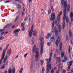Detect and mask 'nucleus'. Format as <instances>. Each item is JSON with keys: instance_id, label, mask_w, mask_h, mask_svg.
Listing matches in <instances>:
<instances>
[{"instance_id": "1a4fd4ad", "label": "nucleus", "mask_w": 73, "mask_h": 73, "mask_svg": "<svg viewBox=\"0 0 73 73\" xmlns=\"http://www.w3.org/2000/svg\"><path fill=\"white\" fill-rule=\"evenodd\" d=\"M20 30L19 29H16L15 30L14 32V33H15V35L16 37H17L18 36V33L17 32H19L20 31Z\"/></svg>"}, {"instance_id": "e2e57ef3", "label": "nucleus", "mask_w": 73, "mask_h": 73, "mask_svg": "<svg viewBox=\"0 0 73 73\" xmlns=\"http://www.w3.org/2000/svg\"><path fill=\"white\" fill-rule=\"evenodd\" d=\"M58 61L59 62H60V58H58Z\"/></svg>"}, {"instance_id": "37998d69", "label": "nucleus", "mask_w": 73, "mask_h": 73, "mask_svg": "<svg viewBox=\"0 0 73 73\" xmlns=\"http://www.w3.org/2000/svg\"><path fill=\"white\" fill-rule=\"evenodd\" d=\"M25 28L24 27H23V28L22 29V31H25Z\"/></svg>"}, {"instance_id": "a19ab883", "label": "nucleus", "mask_w": 73, "mask_h": 73, "mask_svg": "<svg viewBox=\"0 0 73 73\" xmlns=\"http://www.w3.org/2000/svg\"><path fill=\"white\" fill-rule=\"evenodd\" d=\"M2 32L1 34V36H3V35H4V34H5V33L4 32Z\"/></svg>"}, {"instance_id": "79ce46f5", "label": "nucleus", "mask_w": 73, "mask_h": 73, "mask_svg": "<svg viewBox=\"0 0 73 73\" xmlns=\"http://www.w3.org/2000/svg\"><path fill=\"white\" fill-rule=\"evenodd\" d=\"M48 37H51V34L50 33H49L47 35Z\"/></svg>"}, {"instance_id": "864d4df0", "label": "nucleus", "mask_w": 73, "mask_h": 73, "mask_svg": "<svg viewBox=\"0 0 73 73\" xmlns=\"http://www.w3.org/2000/svg\"><path fill=\"white\" fill-rule=\"evenodd\" d=\"M64 59L65 60H67V58L66 57V56H64Z\"/></svg>"}, {"instance_id": "13d9d810", "label": "nucleus", "mask_w": 73, "mask_h": 73, "mask_svg": "<svg viewBox=\"0 0 73 73\" xmlns=\"http://www.w3.org/2000/svg\"><path fill=\"white\" fill-rule=\"evenodd\" d=\"M60 47H62V43H60Z\"/></svg>"}, {"instance_id": "5701e85b", "label": "nucleus", "mask_w": 73, "mask_h": 73, "mask_svg": "<svg viewBox=\"0 0 73 73\" xmlns=\"http://www.w3.org/2000/svg\"><path fill=\"white\" fill-rule=\"evenodd\" d=\"M62 28H61V26L60 25L59 26V32H61V29Z\"/></svg>"}, {"instance_id": "603ef678", "label": "nucleus", "mask_w": 73, "mask_h": 73, "mask_svg": "<svg viewBox=\"0 0 73 73\" xmlns=\"http://www.w3.org/2000/svg\"><path fill=\"white\" fill-rule=\"evenodd\" d=\"M27 54H28V53H26L24 55V57L25 58V57H27Z\"/></svg>"}, {"instance_id": "6ab92c4d", "label": "nucleus", "mask_w": 73, "mask_h": 73, "mask_svg": "<svg viewBox=\"0 0 73 73\" xmlns=\"http://www.w3.org/2000/svg\"><path fill=\"white\" fill-rule=\"evenodd\" d=\"M61 56L62 58L64 57V51H62L61 52Z\"/></svg>"}, {"instance_id": "c03bdc74", "label": "nucleus", "mask_w": 73, "mask_h": 73, "mask_svg": "<svg viewBox=\"0 0 73 73\" xmlns=\"http://www.w3.org/2000/svg\"><path fill=\"white\" fill-rule=\"evenodd\" d=\"M64 0H62L61 4L62 5L64 4Z\"/></svg>"}, {"instance_id": "7ed1b4c3", "label": "nucleus", "mask_w": 73, "mask_h": 73, "mask_svg": "<svg viewBox=\"0 0 73 73\" xmlns=\"http://www.w3.org/2000/svg\"><path fill=\"white\" fill-rule=\"evenodd\" d=\"M64 10L63 11V12L64 15V17H63V20L64 21L65 20V19H66V2H65L64 3Z\"/></svg>"}, {"instance_id": "dca6fc26", "label": "nucleus", "mask_w": 73, "mask_h": 73, "mask_svg": "<svg viewBox=\"0 0 73 73\" xmlns=\"http://www.w3.org/2000/svg\"><path fill=\"white\" fill-rule=\"evenodd\" d=\"M70 16L71 18V21L72 22H73V12H71V14L70 15Z\"/></svg>"}, {"instance_id": "0eeeda50", "label": "nucleus", "mask_w": 73, "mask_h": 73, "mask_svg": "<svg viewBox=\"0 0 73 73\" xmlns=\"http://www.w3.org/2000/svg\"><path fill=\"white\" fill-rule=\"evenodd\" d=\"M34 27V25H32L31 27V30L29 32V36L31 37L32 36V32L33 31V27Z\"/></svg>"}, {"instance_id": "9b49d317", "label": "nucleus", "mask_w": 73, "mask_h": 73, "mask_svg": "<svg viewBox=\"0 0 73 73\" xmlns=\"http://www.w3.org/2000/svg\"><path fill=\"white\" fill-rule=\"evenodd\" d=\"M58 41L59 42H60V36H58V40H57L56 41L55 44L57 46L58 45Z\"/></svg>"}, {"instance_id": "774afa93", "label": "nucleus", "mask_w": 73, "mask_h": 73, "mask_svg": "<svg viewBox=\"0 0 73 73\" xmlns=\"http://www.w3.org/2000/svg\"><path fill=\"white\" fill-rule=\"evenodd\" d=\"M4 73H7V70H5L4 71Z\"/></svg>"}, {"instance_id": "6e6552de", "label": "nucleus", "mask_w": 73, "mask_h": 73, "mask_svg": "<svg viewBox=\"0 0 73 73\" xmlns=\"http://www.w3.org/2000/svg\"><path fill=\"white\" fill-rule=\"evenodd\" d=\"M36 54L35 60V61H37L38 58V56H39V52L38 51H36Z\"/></svg>"}, {"instance_id": "a18cd8bd", "label": "nucleus", "mask_w": 73, "mask_h": 73, "mask_svg": "<svg viewBox=\"0 0 73 73\" xmlns=\"http://www.w3.org/2000/svg\"><path fill=\"white\" fill-rule=\"evenodd\" d=\"M27 20H28V17H25V21H27Z\"/></svg>"}, {"instance_id": "3c124183", "label": "nucleus", "mask_w": 73, "mask_h": 73, "mask_svg": "<svg viewBox=\"0 0 73 73\" xmlns=\"http://www.w3.org/2000/svg\"><path fill=\"white\" fill-rule=\"evenodd\" d=\"M53 72H54V70H53V69H52L51 71V73H53Z\"/></svg>"}, {"instance_id": "680f3d73", "label": "nucleus", "mask_w": 73, "mask_h": 73, "mask_svg": "<svg viewBox=\"0 0 73 73\" xmlns=\"http://www.w3.org/2000/svg\"><path fill=\"white\" fill-rule=\"evenodd\" d=\"M4 31V30H0V32H3Z\"/></svg>"}, {"instance_id": "f257e3e1", "label": "nucleus", "mask_w": 73, "mask_h": 73, "mask_svg": "<svg viewBox=\"0 0 73 73\" xmlns=\"http://www.w3.org/2000/svg\"><path fill=\"white\" fill-rule=\"evenodd\" d=\"M52 49H51L50 50V57L49 58V59H48L49 62H47V68L48 69H52V65L51 64H50L51 62V57H52V53H53Z\"/></svg>"}, {"instance_id": "412c9836", "label": "nucleus", "mask_w": 73, "mask_h": 73, "mask_svg": "<svg viewBox=\"0 0 73 73\" xmlns=\"http://www.w3.org/2000/svg\"><path fill=\"white\" fill-rule=\"evenodd\" d=\"M40 65H41V66H43V64H44V60H40Z\"/></svg>"}, {"instance_id": "a211bd4d", "label": "nucleus", "mask_w": 73, "mask_h": 73, "mask_svg": "<svg viewBox=\"0 0 73 73\" xmlns=\"http://www.w3.org/2000/svg\"><path fill=\"white\" fill-rule=\"evenodd\" d=\"M72 32L71 31H70L69 32V36L70 38H72Z\"/></svg>"}, {"instance_id": "bb28decb", "label": "nucleus", "mask_w": 73, "mask_h": 73, "mask_svg": "<svg viewBox=\"0 0 73 73\" xmlns=\"http://www.w3.org/2000/svg\"><path fill=\"white\" fill-rule=\"evenodd\" d=\"M48 14H50V13H51V10H50V8L49 9L48 11Z\"/></svg>"}, {"instance_id": "ddd939ff", "label": "nucleus", "mask_w": 73, "mask_h": 73, "mask_svg": "<svg viewBox=\"0 0 73 73\" xmlns=\"http://www.w3.org/2000/svg\"><path fill=\"white\" fill-rule=\"evenodd\" d=\"M12 52V50L11 49H8L7 52V54L9 55Z\"/></svg>"}, {"instance_id": "4468645a", "label": "nucleus", "mask_w": 73, "mask_h": 73, "mask_svg": "<svg viewBox=\"0 0 73 73\" xmlns=\"http://www.w3.org/2000/svg\"><path fill=\"white\" fill-rule=\"evenodd\" d=\"M5 51H3V53L2 54V59H3L4 58V57H5V53L6 50H5V49H4Z\"/></svg>"}, {"instance_id": "7c9ffc66", "label": "nucleus", "mask_w": 73, "mask_h": 73, "mask_svg": "<svg viewBox=\"0 0 73 73\" xmlns=\"http://www.w3.org/2000/svg\"><path fill=\"white\" fill-rule=\"evenodd\" d=\"M51 42H49L47 43V45H48V46H50V45L51 44Z\"/></svg>"}, {"instance_id": "20e7f679", "label": "nucleus", "mask_w": 73, "mask_h": 73, "mask_svg": "<svg viewBox=\"0 0 73 73\" xmlns=\"http://www.w3.org/2000/svg\"><path fill=\"white\" fill-rule=\"evenodd\" d=\"M62 11H60L58 15V21H56L55 22V23L56 24L57 23V21H58V25H56V26H58L59 25V24H60V16L61 15H62Z\"/></svg>"}, {"instance_id": "ea45409f", "label": "nucleus", "mask_w": 73, "mask_h": 73, "mask_svg": "<svg viewBox=\"0 0 73 73\" xmlns=\"http://www.w3.org/2000/svg\"><path fill=\"white\" fill-rule=\"evenodd\" d=\"M66 41H68V39L69 38L68 36L67 35L66 36Z\"/></svg>"}, {"instance_id": "09e8293b", "label": "nucleus", "mask_w": 73, "mask_h": 73, "mask_svg": "<svg viewBox=\"0 0 73 73\" xmlns=\"http://www.w3.org/2000/svg\"><path fill=\"white\" fill-rule=\"evenodd\" d=\"M29 3L30 4H31V3H32V0H29Z\"/></svg>"}, {"instance_id": "338daca9", "label": "nucleus", "mask_w": 73, "mask_h": 73, "mask_svg": "<svg viewBox=\"0 0 73 73\" xmlns=\"http://www.w3.org/2000/svg\"><path fill=\"white\" fill-rule=\"evenodd\" d=\"M59 70H58L56 71V73H59Z\"/></svg>"}, {"instance_id": "49530a36", "label": "nucleus", "mask_w": 73, "mask_h": 73, "mask_svg": "<svg viewBox=\"0 0 73 73\" xmlns=\"http://www.w3.org/2000/svg\"><path fill=\"white\" fill-rule=\"evenodd\" d=\"M18 19H19V17H17L15 19V21H14V22H16V21H17V20Z\"/></svg>"}, {"instance_id": "2eb2a0df", "label": "nucleus", "mask_w": 73, "mask_h": 73, "mask_svg": "<svg viewBox=\"0 0 73 73\" xmlns=\"http://www.w3.org/2000/svg\"><path fill=\"white\" fill-rule=\"evenodd\" d=\"M37 33V32L36 30H34L33 32V35L34 36H36Z\"/></svg>"}, {"instance_id": "0e129e2a", "label": "nucleus", "mask_w": 73, "mask_h": 73, "mask_svg": "<svg viewBox=\"0 0 73 73\" xmlns=\"http://www.w3.org/2000/svg\"><path fill=\"white\" fill-rule=\"evenodd\" d=\"M67 8H70V5H69V4H68V6Z\"/></svg>"}, {"instance_id": "f3484780", "label": "nucleus", "mask_w": 73, "mask_h": 73, "mask_svg": "<svg viewBox=\"0 0 73 73\" xmlns=\"http://www.w3.org/2000/svg\"><path fill=\"white\" fill-rule=\"evenodd\" d=\"M7 58H8V56L7 55L6 56L5 58L3 60V63H5L6 61H7Z\"/></svg>"}, {"instance_id": "f03ea898", "label": "nucleus", "mask_w": 73, "mask_h": 73, "mask_svg": "<svg viewBox=\"0 0 73 73\" xmlns=\"http://www.w3.org/2000/svg\"><path fill=\"white\" fill-rule=\"evenodd\" d=\"M40 40V45L41 46V50L40 51V54H42L43 53V47L44 46V38L42 37L41 38Z\"/></svg>"}, {"instance_id": "a878e982", "label": "nucleus", "mask_w": 73, "mask_h": 73, "mask_svg": "<svg viewBox=\"0 0 73 73\" xmlns=\"http://www.w3.org/2000/svg\"><path fill=\"white\" fill-rule=\"evenodd\" d=\"M62 27L63 29L65 28V21H63L62 25Z\"/></svg>"}, {"instance_id": "f8f14e48", "label": "nucleus", "mask_w": 73, "mask_h": 73, "mask_svg": "<svg viewBox=\"0 0 73 73\" xmlns=\"http://www.w3.org/2000/svg\"><path fill=\"white\" fill-rule=\"evenodd\" d=\"M54 21H53L52 23V30H54V31L57 30L56 29L57 28H56V27L55 26L54 27Z\"/></svg>"}, {"instance_id": "c85d7f7f", "label": "nucleus", "mask_w": 73, "mask_h": 73, "mask_svg": "<svg viewBox=\"0 0 73 73\" xmlns=\"http://www.w3.org/2000/svg\"><path fill=\"white\" fill-rule=\"evenodd\" d=\"M44 70H45V69H44V67H43L42 68V73H44Z\"/></svg>"}, {"instance_id": "5fc2aeb1", "label": "nucleus", "mask_w": 73, "mask_h": 73, "mask_svg": "<svg viewBox=\"0 0 73 73\" xmlns=\"http://www.w3.org/2000/svg\"><path fill=\"white\" fill-rule=\"evenodd\" d=\"M51 10L53 12L54 11V9H53V7H51Z\"/></svg>"}, {"instance_id": "72a5a7b5", "label": "nucleus", "mask_w": 73, "mask_h": 73, "mask_svg": "<svg viewBox=\"0 0 73 73\" xmlns=\"http://www.w3.org/2000/svg\"><path fill=\"white\" fill-rule=\"evenodd\" d=\"M65 2H66V8H67V11H69V9H70V8H67V5H66V1H65V2H64V3H65Z\"/></svg>"}, {"instance_id": "de8ad7c7", "label": "nucleus", "mask_w": 73, "mask_h": 73, "mask_svg": "<svg viewBox=\"0 0 73 73\" xmlns=\"http://www.w3.org/2000/svg\"><path fill=\"white\" fill-rule=\"evenodd\" d=\"M4 39V37H1L0 38V40H3Z\"/></svg>"}, {"instance_id": "4c0bfd02", "label": "nucleus", "mask_w": 73, "mask_h": 73, "mask_svg": "<svg viewBox=\"0 0 73 73\" xmlns=\"http://www.w3.org/2000/svg\"><path fill=\"white\" fill-rule=\"evenodd\" d=\"M51 41H53V40H54V37H52L51 38Z\"/></svg>"}, {"instance_id": "e433bc0d", "label": "nucleus", "mask_w": 73, "mask_h": 73, "mask_svg": "<svg viewBox=\"0 0 73 73\" xmlns=\"http://www.w3.org/2000/svg\"><path fill=\"white\" fill-rule=\"evenodd\" d=\"M11 1V0L5 2V3H10Z\"/></svg>"}, {"instance_id": "9d476101", "label": "nucleus", "mask_w": 73, "mask_h": 73, "mask_svg": "<svg viewBox=\"0 0 73 73\" xmlns=\"http://www.w3.org/2000/svg\"><path fill=\"white\" fill-rule=\"evenodd\" d=\"M36 45H35L34 46V47H33V52H35V54H36V51H37L38 52V48H36Z\"/></svg>"}, {"instance_id": "39448f33", "label": "nucleus", "mask_w": 73, "mask_h": 73, "mask_svg": "<svg viewBox=\"0 0 73 73\" xmlns=\"http://www.w3.org/2000/svg\"><path fill=\"white\" fill-rule=\"evenodd\" d=\"M55 19V13H52L51 15L50 20L51 21H53Z\"/></svg>"}, {"instance_id": "f704fd0d", "label": "nucleus", "mask_w": 73, "mask_h": 73, "mask_svg": "<svg viewBox=\"0 0 73 73\" xmlns=\"http://www.w3.org/2000/svg\"><path fill=\"white\" fill-rule=\"evenodd\" d=\"M23 68H21V69L19 71V73H21L23 72Z\"/></svg>"}, {"instance_id": "393cba45", "label": "nucleus", "mask_w": 73, "mask_h": 73, "mask_svg": "<svg viewBox=\"0 0 73 73\" xmlns=\"http://www.w3.org/2000/svg\"><path fill=\"white\" fill-rule=\"evenodd\" d=\"M24 24H25V23L24 22L23 23H22L21 24V26L22 27H24Z\"/></svg>"}, {"instance_id": "4d7b16f0", "label": "nucleus", "mask_w": 73, "mask_h": 73, "mask_svg": "<svg viewBox=\"0 0 73 73\" xmlns=\"http://www.w3.org/2000/svg\"><path fill=\"white\" fill-rule=\"evenodd\" d=\"M61 64H59V67H58V68H59V70H60V66H61Z\"/></svg>"}, {"instance_id": "cd10ccee", "label": "nucleus", "mask_w": 73, "mask_h": 73, "mask_svg": "<svg viewBox=\"0 0 73 73\" xmlns=\"http://www.w3.org/2000/svg\"><path fill=\"white\" fill-rule=\"evenodd\" d=\"M8 73H12V69L10 68L8 70Z\"/></svg>"}, {"instance_id": "c9c22d12", "label": "nucleus", "mask_w": 73, "mask_h": 73, "mask_svg": "<svg viewBox=\"0 0 73 73\" xmlns=\"http://www.w3.org/2000/svg\"><path fill=\"white\" fill-rule=\"evenodd\" d=\"M13 73H15V67H13Z\"/></svg>"}, {"instance_id": "bf43d9fd", "label": "nucleus", "mask_w": 73, "mask_h": 73, "mask_svg": "<svg viewBox=\"0 0 73 73\" xmlns=\"http://www.w3.org/2000/svg\"><path fill=\"white\" fill-rule=\"evenodd\" d=\"M15 27H16V26H15V25H14V26H13L12 27V29H14V28H15Z\"/></svg>"}, {"instance_id": "052dcab7", "label": "nucleus", "mask_w": 73, "mask_h": 73, "mask_svg": "<svg viewBox=\"0 0 73 73\" xmlns=\"http://www.w3.org/2000/svg\"><path fill=\"white\" fill-rule=\"evenodd\" d=\"M24 13L23 12H22V16H24Z\"/></svg>"}, {"instance_id": "6e6d98bb", "label": "nucleus", "mask_w": 73, "mask_h": 73, "mask_svg": "<svg viewBox=\"0 0 73 73\" xmlns=\"http://www.w3.org/2000/svg\"><path fill=\"white\" fill-rule=\"evenodd\" d=\"M66 73V71L65 70H63L62 73Z\"/></svg>"}, {"instance_id": "473e14b6", "label": "nucleus", "mask_w": 73, "mask_h": 73, "mask_svg": "<svg viewBox=\"0 0 73 73\" xmlns=\"http://www.w3.org/2000/svg\"><path fill=\"white\" fill-rule=\"evenodd\" d=\"M70 46H69L68 48V53L69 54L70 53Z\"/></svg>"}, {"instance_id": "aec40b11", "label": "nucleus", "mask_w": 73, "mask_h": 73, "mask_svg": "<svg viewBox=\"0 0 73 73\" xmlns=\"http://www.w3.org/2000/svg\"><path fill=\"white\" fill-rule=\"evenodd\" d=\"M10 26H11V24L7 25L5 26V27H4V29H5V28H8V27H10Z\"/></svg>"}, {"instance_id": "c756f323", "label": "nucleus", "mask_w": 73, "mask_h": 73, "mask_svg": "<svg viewBox=\"0 0 73 73\" xmlns=\"http://www.w3.org/2000/svg\"><path fill=\"white\" fill-rule=\"evenodd\" d=\"M32 44H34V42H35V39H34L33 38H32Z\"/></svg>"}, {"instance_id": "423d86ee", "label": "nucleus", "mask_w": 73, "mask_h": 73, "mask_svg": "<svg viewBox=\"0 0 73 73\" xmlns=\"http://www.w3.org/2000/svg\"><path fill=\"white\" fill-rule=\"evenodd\" d=\"M73 63L72 62L70 61L68 62L67 63V65H69L68 66V69H67V71H69L70 70V66L72 65V64Z\"/></svg>"}, {"instance_id": "b1692460", "label": "nucleus", "mask_w": 73, "mask_h": 73, "mask_svg": "<svg viewBox=\"0 0 73 73\" xmlns=\"http://www.w3.org/2000/svg\"><path fill=\"white\" fill-rule=\"evenodd\" d=\"M18 7L19 9H21V6L20 5L18 4Z\"/></svg>"}, {"instance_id": "58836bf2", "label": "nucleus", "mask_w": 73, "mask_h": 73, "mask_svg": "<svg viewBox=\"0 0 73 73\" xmlns=\"http://www.w3.org/2000/svg\"><path fill=\"white\" fill-rule=\"evenodd\" d=\"M9 44H8L6 46V48L5 49V50H7V49H8V47H9Z\"/></svg>"}, {"instance_id": "2f4dec72", "label": "nucleus", "mask_w": 73, "mask_h": 73, "mask_svg": "<svg viewBox=\"0 0 73 73\" xmlns=\"http://www.w3.org/2000/svg\"><path fill=\"white\" fill-rule=\"evenodd\" d=\"M1 59L0 60V65H1V63H2V60H4V58L2 59V56H1Z\"/></svg>"}, {"instance_id": "4be33fe9", "label": "nucleus", "mask_w": 73, "mask_h": 73, "mask_svg": "<svg viewBox=\"0 0 73 73\" xmlns=\"http://www.w3.org/2000/svg\"><path fill=\"white\" fill-rule=\"evenodd\" d=\"M54 32L55 33V36L56 37L58 36V31L57 30L54 31Z\"/></svg>"}, {"instance_id": "8fccbe9b", "label": "nucleus", "mask_w": 73, "mask_h": 73, "mask_svg": "<svg viewBox=\"0 0 73 73\" xmlns=\"http://www.w3.org/2000/svg\"><path fill=\"white\" fill-rule=\"evenodd\" d=\"M4 68H5V67L4 66H2V67L1 68V69H4Z\"/></svg>"}, {"instance_id": "69168bd1", "label": "nucleus", "mask_w": 73, "mask_h": 73, "mask_svg": "<svg viewBox=\"0 0 73 73\" xmlns=\"http://www.w3.org/2000/svg\"><path fill=\"white\" fill-rule=\"evenodd\" d=\"M47 72H46V73H48L49 72V70L47 69Z\"/></svg>"}]
</instances>
